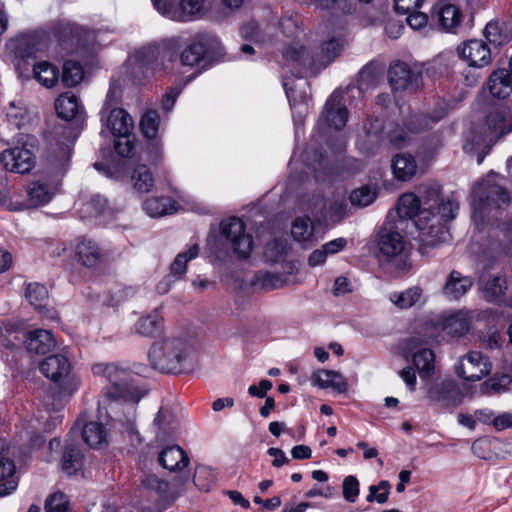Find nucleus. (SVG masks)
Wrapping results in <instances>:
<instances>
[{"instance_id":"1","label":"nucleus","mask_w":512,"mask_h":512,"mask_svg":"<svg viewBox=\"0 0 512 512\" xmlns=\"http://www.w3.org/2000/svg\"><path fill=\"white\" fill-rule=\"evenodd\" d=\"M110 383L106 396L111 399L107 406V414L112 420L119 422L128 434L136 433L134 426L135 403L144 396V391L138 386L137 378L128 369L116 364L97 366Z\"/></svg>"},{"instance_id":"2","label":"nucleus","mask_w":512,"mask_h":512,"mask_svg":"<svg viewBox=\"0 0 512 512\" xmlns=\"http://www.w3.org/2000/svg\"><path fill=\"white\" fill-rule=\"evenodd\" d=\"M148 360L152 368L161 373L187 372L193 366V348L183 338L165 337L151 346Z\"/></svg>"},{"instance_id":"3","label":"nucleus","mask_w":512,"mask_h":512,"mask_svg":"<svg viewBox=\"0 0 512 512\" xmlns=\"http://www.w3.org/2000/svg\"><path fill=\"white\" fill-rule=\"evenodd\" d=\"M341 49L340 41L331 37L322 42L320 52L293 43L284 50L283 57L295 69L297 76H315L339 55Z\"/></svg>"},{"instance_id":"4","label":"nucleus","mask_w":512,"mask_h":512,"mask_svg":"<svg viewBox=\"0 0 512 512\" xmlns=\"http://www.w3.org/2000/svg\"><path fill=\"white\" fill-rule=\"evenodd\" d=\"M71 369L69 359L62 354L46 357L39 364L40 372L58 386L49 404L53 410L61 409L78 389L79 379L71 373Z\"/></svg>"},{"instance_id":"5","label":"nucleus","mask_w":512,"mask_h":512,"mask_svg":"<svg viewBox=\"0 0 512 512\" xmlns=\"http://www.w3.org/2000/svg\"><path fill=\"white\" fill-rule=\"evenodd\" d=\"M473 219L477 226L483 225L493 210L497 211L510 201L508 191L500 184V177L490 172L472 189Z\"/></svg>"},{"instance_id":"6","label":"nucleus","mask_w":512,"mask_h":512,"mask_svg":"<svg viewBox=\"0 0 512 512\" xmlns=\"http://www.w3.org/2000/svg\"><path fill=\"white\" fill-rule=\"evenodd\" d=\"M221 241L238 259H247L253 249L252 236L245 231L244 222L238 217L225 219L220 224Z\"/></svg>"},{"instance_id":"7","label":"nucleus","mask_w":512,"mask_h":512,"mask_svg":"<svg viewBox=\"0 0 512 512\" xmlns=\"http://www.w3.org/2000/svg\"><path fill=\"white\" fill-rule=\"evenodd\" d=\"M22 146L6 149L0 154V162L7 171L25 174L35 166L34 138L25 136Z\"/></svg>"},{"instance_id":"8","label":"nucleus","mask_w":512,"mask_h":512,"mask_svg":"<svg viewBox=\"0 0 512 512\" xmlns=\"http://www.w3.org/2000/svg\"><path fill=\"white\" fill-rule=\"evenodd\" d=\"M155 1V8L163 16L181 22L193 21L204 14V0H180L178 5H174L171 0Z\"/></svg>"},{"instance_id":"9","label":"nucleus","mask_w":512,"mask_h":512,"mask_svg":"<svg viewBox=\"0 0 512 512\" xmlns=\"http://www.w3.org/2000/svg\"><path fill=\"white\" fill-rule=\"evenodd\" d=\"M492 364L487 356L479 351H470L464 355L455 367L456 374L466 381H479L487 376Z\"/></svg>"},{"instance_id":"10","label":"nucleus","mask_w":512,"mask_h":512,"mask_svg":"<svg viewBox=\"0 0 512 512\" xmlns=\"http://www.w3.org/2000/svg\"><path fill=\"white\" fill-rule=\"evenodd\" d=\"M60 180L56 177L41 175L32 180L26 189L27 202L30 207H40L49 203L58 193Z\"/></svg>"},{"instance_id":"11","label":"nucleus","mask_w":512,"mask_h":512,"mask_svg":"<svg viewBox=\"0 0 512 512\" xmlns=\"http://www.w3.org/2000/svg\"><path fill=\"white\" fill-rule=\"evenodd\" d=\"M427 211L420 214L415 222L420 231L421 241L427 246H436L450 239L446 223L440 217H431Z\"/></svg>"},{"instance_id":"12","label":"nucleus","mask_w":512,"mask_h":512,"mask_svg":"<svg viewBox=\"0 0 512 512\" xmlns=\"http://www.w3.org/2000/svg\"><path fill=\"white\" fill-rule=\"evenodd\" d=\"M431 19L437 22L440 30L456 33L463 21V14L458 6L449 0H438L432 7Z\"/></svg>"},{"instance_id":"13","label":"nucleus","mask_w":512,"mask_h":512,"mask_svg":"<svg viewBox=\"0 0 512 512\" xmlns=\"http://www.w3.org/2000/svg\"><path fill=\"white\" fill-rule=\"evenodd\" d=\"M59 43L68 47H84L94 39V34L69 21H59L54 27Z\"/></svg>"},{"instance_id":"14","label":"nucleus","mask_w":512,"mask_h":512,"mask_svg":"<svg viewBox=\"0 0 512 512\" xmlns=\"http://www.w3.org/2000/svg\"><path fill=\"white\" fill-rule=\"evenodd\" d=\"M384 126L377 118H368L363 126V133L358 136L357 145L366 154H374L385 142Z\"/></svg>"},{"instance_id":"15","label":"nucleus","mask_w":512,"mask_h":512,"mask_svg":"<svg viewBox=\"0 0 512 512\" xmlns=\"http://www.w3.org/2000/svg\"><path fill=\"white\" fill-rule=\"evenodd\" d=\"M457 52L470 66L476 68L487 66L492 60L491 50L482 40H469L458 46Z\"/></svg>"},{"instance_id":"16","label":"nucleus","mask_w":512,"mask_h":512,"mask_svg":"<svg viewBox=\"0 0 512 512\" xmlns=\"http://www.w3.org/2000/svg\"><path fill=\"white\" fill-rule=\"evenodd\" d=\"M44 46V41L35 33L19 35L6 44L7 51L19 59L35 56Z\"/></svg>"},{"instance_id":"17","label":"nucleus","mask_w":512,"mask_h":512,"mask_svg":"<svg viewBox=\"0 0 512 512\" xmlns=\"http://www.w3.org/2000/svg\"><path fill=\"white\" fill-rule=\"evenodd\" d=\"M326 124L336 130H341L347 123L348 110L340 92H333L328 98L323 112Z\"/></svg>"},{"instance_id":"18","label":"nucleus","mask_w":512,"mask_h":512,"mask_svg":"<svg viewBox=\"0 0 512 512\" xmlns=\"http://www.w3.org/2000/svg\"><path fill=\"white\" fill-rule=\"evenodd\" d=\"M388 78L393 90H405L418 85L419 74L412 71L405 62L395 61L389 67Z\"/></svg>"},{"instance_id":"19","label":"nucleus","mask_w":512,"mask_h":512,"mask_svg":"<svg viewBox=\"0 0 512 512\" xmlns=\"http://www.w3.org/2000/svg\"><path fill=\"white\" fill-rule=\"evenodd\" d=\"M152 428L158 441H166L178 431L179 421L170 409L162 407L154 418Z\"/></svg>"},{"instance_id":"20","label":"nucleus","mask_w":512,"mask_h":512,"mask_svg":"<svg viewBox=\"0 0 512 512\" xmlns=\"http://www.w3.org/2000/svg\"><path fill=\"white\" fill-rule=\"evenodd\" d=\"M24 345L30 353L46 354L55 347L56 341L49 330L35 329L26 333Z\"/></svg>"},{"instance_id":"21","label":"nucleus","mask_w":512,"mask_h":512,"mask_svg":"<svg viewBox=\"0 0 512 512\" xmlns=\"http://www.w3.org/2000/svg\"><path fill=\"white\" fill-rule=\"evenodd\" d=\"M75 255L77 261L86 268L98 266L103 259V253L98 244L86 238H82L77 242Z\"/></svg>"},{"instance_id":"22","label":"nucleus","mask_w":512,"mask_h":512,"mask_svg":"<svg viewBox=\"0 0 512 512\" xmlns=\"http://www.w3.org/2000/svg\"><path fill=\"white\" fill-rule=\"evenodd\" d=\"M473 283L472 277L464 276L459 271L452 270L442 288V293L449 299L458 300L471 289Z\"/></svg>"},{"instance_id":"23","label":"nucleus","mask_w":512,"mask_h":512,"mask_svg":"<svg viewBox=\"0 0 512 512\" xmlns=\"http://www.w3.org/2000/svg\"><path fill=\"white\" fill-rule=\"evenodd\" d=\"M6 442L0 438V497L12 493L18 486L16 479L12 478L15 473V464L12 460L4 456Z\"/></svg>"},{"instance_id":"24","label":"nucleus","mask_w":512,"mask_h":512,"mask_svg":"<svg viewBox=\"0 0 512 512\" xmlns=\"http://www.w3.org/2000/svg\"><path fill=\"white\" fill-rule=\"evenodd\" d=\"M507 111L504 108H497L491 111L486 119L487 130L486 141L491 147L497 140L508 133L510 129H507Z\"/></svg>"},{"instance_id":"25","label":"nucleus","mask_w":512,"mask_h":512,"mask_svg":"<svg viewBox=\"0 0 512 512\" xmlns=\"http://www.w3.org/2000/svg\"><path fill=\"white\" fill-rule=\"evenodd\" d=\"M160 465L171 471H181L189 464V458L186 452L178 445H173L163 449L158 457Z\"/></svg>"},{"instance_id":"26","label":"nucleus","mask_w":512,"mask_h":512,"mask_svg":"<svg viewBox=\"0 0 512 512\" xmlns=\"http://www.w3.org/2000/svg\"><path fill=\"white\" fill-rule=\"evenodd\" d=\"M106 126L114 136H127L134 128V122L124 109L113 108L107 116Z\"/></svg>"},{"instance_id":"27","label":"nucleus","mask_w":512,"mask_h":512,"mask_svg":"<svg viewBox=\"0 0 512 512\" xmlns=\"http://www.w3.org/2000/svg\"><path fill=\"white\" fill-rule=\"evenodd\" d=\"M313 384L322 389L331 388L338 393H345L348 390V383L345 377L334 370H318L312 375Z\"/></svg>"},{"instance_id":"28","label":"nucleus","mask_w":512,"mask_h":512,"mask_svg":"<svg viewBox=\"0 0 512 512\" xmlns=\"http://www.w3.org/2000/svg\"><path fill=\"white\" fill-rule=\"evenodd\" d=\"M490 94L493 97L504 99L512 92V81L508 70L502 68L494 70L487 82Z\"/></svg>"},{"instance_id":"29","label":"nucleus","mask_w":512,"mask_h":512,"mask_svg":"<svg viewBox=\"0 0 512 512\" xmlns=\"http://www.w3.org/2000/svg\"><path fill=\"white\" fill-rule=\"evenodd\" d=\"M380 252L387 257H396L404 249V240L402 235L387 228H382L379 234Z\"/></svg>"},{"instance_id":"30","label":"nucleus","mask_w":512,"mask_h":512,"mask_svg":"<svg viewBox=\"0 0 512 512\" xmlns=\"http://www.w3.org/2000/svg\"><path fill=\"white\" fill-rule=\"evenodd\" d=\"M163 319L157 310L139 318L134 324V332L143 337H156L163 331Z\"/></svg>"},{"instance_id":"31","label":"nucleus","mask_w":512,"mask_h":512,"mask_svg":"<svg viewBox=\"0 0 512 512\" xmlns=\"http://www.w3.org/2000/svg\"><path fill=\"white\" fill-rule=\"evenodd\" d=\"M291 235L303 246H311L317 241L314 225L309 217H297L292 223Z\"/></svg>"},{"instance_id":"32","label":"nucleus","mask_w":512,"mask_h":512,"mask_svg":"<svg viewBox=\"0 0 512 512\" xmlns=\"http://www.w3.org/2000/svg\"><path fill=\"white\" fill-rule=\"evenodd\" d=\"M25 296L29 303L38 311L47 312V317L57 319L53 311L46 308L48 301V291L46 287L40 283H30L26 287Z\"/></svg>"},{"instance_id":"33","label":"nucleus","mask_w":512,"mask_h":512,"mask_svg":"<svg viewBox=\"0 0 512 512\" xmlns=\"http://www.w3.org/2000/svg\"><path fill=\"white\" fill-rule=\"evenodd\" d=\"M394 176L401 181L410 180L417 172V163L412 155L406 153L397 154L392 160Z\"/></svg>"},{"instance_id":"34","label":"nucleus","mask_w":512,"mask_h":512,"mask_svg":"<svg viewBox=\"0 0 512 512\" xmlns=\"http://www.w3.org/2000/svg\"><path fill=\"white\" fill-rule=\"evenodd\" d=\"M143 209L151 217H162L177 211V203L170 197H151L143 203Z\"/></svg>"},{"instance_id":"35","label":"nucleus","mask_w":512,"mask_h":512,"mask_svg":"<svg viewBox=\"0 0 512 512\" xmlns=\"http://www.w3.org/2000/svg\"><path fill=\"white\" fill-rule=\"evenodd\" d=\"M55 109L57 115L66 121L74 119L81 112L78 98L70 92L61 94L56 99Z\"/></svg>"},{"instance_id":"36","label":"nucleus","mask_w":512,"mask_h":512,"mask_svg":"<svg viewBox=\"0 0 512 512\" xmlns=\"http://www.w3.org/2000/svg\"><path fill=\"white\" fill-rule=\"evenodd\" d=\"M161 53L160 46L149 44L138 50L135 57L140 68H145L153 72L162 69V64L159 62Z\"/></svg>"},{"instance_id":"37","label":"nucleus","mask_w":512,"mask_h":512,"mask_svg":"<svg viewBox=\"0 0 512 512\" xmlns=\"http://www.w3.org/2000/svg\"><path fill=\"white\" fill-rule=\"evenodd\" d=\"M83 465V454L72 442L67 441L62 455V469L68 475L76 474Z\"/></svg>"},{"instance_id":"38","label":"nucleus","mask_w":512,"mask_h":512,"mask_svg":"<svg viewBox=\"0 0 512 512\" xmlns=\"http://www.w3.org/2000/svg\"><path fill=\"white\" fill-rule=\"evenodd\" d=\"M33 73L35 79L47 88L53 87L59 79L58 68L47 61L36 63L33 68Z\"/></svg>"},{"instance_id":"39","label":"nucleus","mask_w":512,"mask_h":512,"mask_svg":"<svg viewBox=\"0 0 512 512\" xmlns=\"http://www.w3.org/2000/svg\"><path fill=\"white\" fill-rule=\"evenodd\" d=\"M484 36L490 44L501 46L510 40L511 33L507 30L504 22L491 20L485 26Z\"/></svg>"},{"instance_id":"40","label":"nucleus","mask_w":512,"mask_h":512,"mask_svg":"<svg viewBox=\"0 0 512 512\" xmlns=\"http://www.w3.org/2000/svg\"><path fill=\"white\" fill-rule=\"evenodd\" d=\"M422 210L421 199L414 193H405L400 196L397 204V211L400 217L403 218H414L418 216L420 218Z\"/></svg>"},{"instance_id":"41","label":"nucleus","mask_w":512,"mask_h":512,"mask_svg":"<svg viewBox=\"0 0 512 512\" xmlns=\"http://www.w3.org/2000/svg\"><path fill=\"white\" fill-rule=\"evenodd\" d=\"M446 115L445 109L435 111L432 115L419 114L411 116L407 122V129L411 132H421L431 127V124H435L444 118Z\"/></svg>"},{"instance_id":"42","label":"nucleus","mask_w":512,"mask_h":512,"mask_svg":"<svg viewBox=\"0 0 512 512\" xmlns=\"http://www.w3.org/2000/svg\"><path fill=\"white\" fill-rule=\"evenodd\" d=\"M423 290L415 286L408 288L403 292H394L390 295V300L399 308L407 309L422 301Z\"/></svg>"},{"instance_id":"43","label":"nucleus","mask_w":512,"mask_h":512,"mask_svg":"<svg viewBox=\"0 0 512 512\" xmlns=\"http://www.w3.org/2000/svg\"><path fill=\"white\" fill-rule=\"evenodd\" d=\"M199 254L197 244L192 245L187 251L180 252L170 266V274L174 279H180L186 273L187 263Z\"/></svg>"},{"instance_id":"44","label":"nucleus","mask_w":512,"mask_h":512,"mask_svg":"<svg viewBox=\"0 0 512 512\" xmlns=\"http://www.w3.org/2000/svg\"><path fill=\"white\" fill-rule=\"evenodd\" d=\"M206 54V46L202 41L193 40L180 54V62L184 66L193 67L200 63Z\"/></svg>"},{"instance_id":"45","label":"nucleus","mask_w":512,"mask_h":512,"mask_svg":"<svg viewBox=\"0 0 512 512\" xmlns=\"http://www.w3.org/2000/svg\"><path fill=\"white\" fill-rule=\"evenodd\" d=\"M469 328V319L463 312L450 315L444 320L443 323V330L451 336H461L465 334Z\"/></svg>"},{"instance_id":"46","label":"nucleus","mask_w":512,"mask_h":512,"mask_svg":"<svg viewBox=\"0 0 512 512\" xmlns=\"http://www.w3.org/2000/svg\"><path fill=\"white\" fill-rule=\"evenodd\" d=\"M82 438L90 447H98L106 442V430L97 422H89L82 428Z\"/></svg>"},{"instance_id":"47","label":"nucleus","mask_w":512,"mask_h":512,"mask_svg":"<svg viewBox=\"0 0 512 512\" xmlns=\"http://www.w3.org/2000/svg\"><path fill=\"white\" fill-rule=\"evenodd\" d=\"M134 189L139 193H147L154 186V178L145 165H138L131 176Z\"/></svg>"},{"instance_id":"48","label":"nucleus","mask_w":512,"mask_h":512,"mask_svg":"<svg viewBox=\"0 0 512 512\" xmlns=\"http://www.w3.org/2000/svg\"><path fill=\"white\" fill-rule=\"evenodd\" d=\"M418 192L422 205L421 213L423 211H427L429 214H431L432 210L435 208V205L440 200V187L421 185L418 189Z\"/></svg>"},{"instance_id":"49","label":"nucleus","mask_w":512,"mask_h":512,"mask_svg":"<svg viewBox=\"0 0 512 512\" xmlns=\"http://www.w3.org/2000/svg\"><path fill=\"white\" fill-rule=\"evenodd\" d=\"M83 79V68L75 61H66L63 65L61 81L67 87H74Z\"/></svg>"},{"instance_id":"50","label":"nucleus","mask_w":512,"mask_h":512,"mask_svg":"<svg viewBox=\"0 0 512 512\" xmlns=\"http://www.w3.org/2000/svg\"><path fill=\"white\" fill-rule=\"evenodd\" d=\"M459 210V205L457 202L451 199H447L446 201L440 199L438 203L435 205V208L432 210L431 217H440L441 221L447 223L448 221L453 220Z\"/></svg>"},{"instance_id":"51","label":"nucleus","mask_w":512,"mask_h":512,"mask_svg":"<svg viewBox=\"0 0 512 512\" xmlns=\"http://www.w3.org/2000/svg\"><path fill=\"white\" fill-rule=\"evenodd\" d=\"M512 382L508 374L494 375L482 384L484 394L493 395L505 392Z\"/></svg>"},{"instance_id":"52","label":"nucleus","mask_w":512,"mask_h":512,"mask_svg":"<svg viewBox=\"0 0 512 512\" xmlns=\"http://www.w3.org/2000/svg\"><path fill=\"white\" fill-rule=\"evenodd\" d=\"M376 197V187L365 185L352 191L350 195V202L354 206L366 207L370 205Z\"/></svg>"},{"instance_id":"53","label":"nucleus","mask_w":512,"mask_h":512,"mask_svg":"<svg viewBox=\"0 0 512 512\" xmlns=\"http://www.w3.org/2000/svg\"><path fill=\"white\" fill-rule=\"evenodd\" d=\"M413 364L418 369L421 377L428 375L434 369V353L424 348L413 355Z\"/></svg>"},{"instance_id":"54","label":"nucleus","mask_w":512,"mask_h":512,"mask_svg":"<svg viewBox=\"0 0 512 512\" xmlns=\"http://www.w3.org/2000/svg\"><path fill=\"white\" fill-rule=\"evenodd\" d=\"M505 284V280L500 276L490 277L484 287L485 298L491 302L499 301L506 289Z\"/></svg>"},{"instance_id":"55","label":"nucleus","mask_w":512,"mask_h":512,"mask_svg":"<svg viewBox=\"0 0 512 512\" xmlns=\"http://www.w3.org/2000/svg\"><path fill=\"white\" fill-rule=\"evenodd\" d=\"M159 127V114L156 110H148L144 113L140 121V129L143 135L148 139L156 137Z\"/></svg>"},{"instance_id":"56","label":"nucleus","mask_w":512,"mask_h":512,"mask_svg":"<svg viewBox=\"0 0 512 512\" xmlns=\"http://www.w3.org/2000/svg\"><path fill=\"white\" fill-rule=\"evenodd\" d=\"M281 277L278 274L270 272H259L255 275L252 286L259 290H272L280 287Z\"/></svg>"},{"instance_id":"57","label":"nucleus","mask_w":512,"mask_h":512,"mask_svg":"<svg viewBox=\"0 0 512 512\" xmlns=\"http://www.w3.org/2000/svg\"><path fill=\"white\" fill-rule=\"evenodd\" d=\"M6 116L11 124L21 128L25 124L27 110L21 101H12L6 109Z\"/></svg>"},{"instance_id":"58","label":"nucleus","mask_w":512,"mask_h":512,"mask_svg":"<svg viewBox=\"0 0 512 512\" xmlns=\"http://www.w3.org/2000/svg\"><path fill=\"white\" fill-rule=\"evenodd\" d=\"M391 484L387 480L380 481L377 485L369 487V494L367 496L368 502L376 501L380 504H384L388 500Z\"/></svg>"},{"instance_id":"59","label":"nucleus","mask_w":512,"mask_h":512,"mask_svg":"<svg viewBox=\"0 0 512 512\" xmlns=\"http://www.w3.org/2000/svg\"><path fill=\"white\" fill-rule=\"evenodd\" d=\"M193 481L199 490L207 492L214 483V475L208 467L198 466L195 470Z\"/></svg>"},{"instance_id":"60","label":"nucleus","mask_w":512,"mask_h":512,"mask_svg":"<svg viewBox=\"0 0 512 512\" xmlns=\"http://www.w3.org/2000/svg\"><path fill=\"white\" fill-rule=\"evenodd\" d=\"M69 500L62 492L50 495L45 501V512H68Z\"/></svg>"},{"instance_id":"61","label":"nucleus","mask_w":512,"mask_h":512,"mask_svg":"<svg viewBox=\"0 0 512 512\" xmlns=\"http://www.w3.org/2000/svg\"><path fill=\"white\" fill-rule=\"evenodd\" d=\"M287 251V243L284 240L273 239L265 246L264 255L271 262L279 261Z\"/></svg>"},{"instance_id":"62","label":"nucleus","mask_w":512,"mask_h":512,"mask_svg":"<svg viewBox=\"0 0 512 512\" xmlns=\"http://www.w3.org/2000/svg\"><path fill=\"white\" fill-rule=\"evenodd\" d=\"M359 481L353 476H346L342 483V493L346 501L354 503L359 495Z\"/></svg>"},{"instance_id":"63","label":"nucleus","mask_w":512,"mask_h":512,"mask_svg":"<svg viewBox=\"0 0 512 512\" xmlns=\"http://www.w3.org/2000/svg\"><path fill=\"white\" fill-rule=\"evenodd\" d=\"M438 400L446 403H459V391L456 385L451 381H445L441 384Z\"/></svg>"},{"instance_id":"64","label":"nucleus","mask_w":512,"mask_h":512,"mask_svg":"<svg viewBox=\"0 0 512 512\" xmlns=\"http://www.w3.org/2000/svg\"><path fill=\"white\" fill-rule=\"evenodd\" d=\"M388 143L394 148H402L406 146L409 141L408 133L401 127H395L387 132L386 136Z\"/></svg>"}]
</instances>
